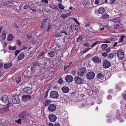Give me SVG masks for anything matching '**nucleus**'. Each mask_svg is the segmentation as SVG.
Segmentation results:
<instances>
[{
  "instance_id": "obj_4",
  "label": "nucleus",
  "mask_w": 126,
  "mask_h": 126,
  "mask_svg": "<svg viewBox=\"0 0 126 126\" xmlns=\"http://www.w3.org/2000/svg\"><path fill=\"white\" fill-rule=\"evenodd\" d=\"M74 80L75 82L79 84H80L83 83L84 80L83 78L78 76H76L74 78Z\"/></svg>"
},
{
  "instance_id": "obj_43",
  "label": "nucleus",
  "mask_w": 126,
  "mask_h": 126,
  "mask_svg": "<svg viewBox=\"0 0 126 126\" xmlns=\"http://www.w3.org/2000/svg\"><path fill=\"white\" fill-rule=\"evenodd\" d=\"M20 51L18 50H16L15 51V54L16 56L17 54L20 52Z\"/></svg>"
},
{
  "instance_id": "obj_54",
  "label": "nucleus",
  "mask_w": 126,
  "mask_h": 126,
  "mask_svg": "<svg viewBox=\"0 0 126 126\" xmlns=\"http://www.w3.org/2000/svg\"><path fill=\"white\" fill-rule=\"evenodd\" d=\"M16 43L18 45H19L21 44V42L19 40H18L17 41Z\"/></svg>"
},
{
  "instance_id": "obj_5",
  "label": "nucleus",
  "mask_w": 126,
  "mask_h": 126,
  "mask_svg": "<svg viewBox=\"0 0 126 126\" xmlns=\"http://www.w3.org/2000/svg\"><path fill=\"white\" fill-rule=\"evenodd\" d=\"M95 76L94 73L92 71H90L88 72L86 75L87 78L89 80L93 79Z\"/></svg>"
},
{
  "instance_id": "obj_48",
  "label": "nucleus",
  "mask_w": 126,
  "mask_h": 126,
  "mask_svg": "<svg viewBox=\"0 0 126 126\" xmlns=\"http://www.w3.org/2000/svg\"><path fill=\"white\" fill-rule=\"evenodd\" d=\"M60 124L57 122H55L53 125V126H60Z\"/></svg>"
},
{
  "instance_id": "obj_33",
  "label": "nucleus",
  "mask_w": 126,
  "mask_h": 126,
  "mask_svg": "<svg viewBox=\"0 0 126 126\" xmlns=\"http://www.w3.org/2000/svg\"><path fill=\"white\" fill-rule=\"evenodd\" d=\"M114 57V54L111 53L108 55V57L109 58H112Z\"/></svg>"
},
{
  "instance_id": "obj_7",
  "label": "nucleus",
  "mask_w": 126,
  "mask_h": 126,
  "mask_svg": "<svg viewBox=\"0 0 126 126\" xmlns=\"http://www.w3.org/2000/svg\"><path fill=\"white\" fill-rule=\"evenodd\" d=\"M111 65L110 62L107 60H104L103 63V66L104 68H107L109 67Z\"/></svg>"
},
{
  "instance_id": "obj_59",
  "label": "nucleus",
  "mask_w": 126,
  "mask_h": 126,
  "mask_svg": "<svg viewBox=\"0 0 126 126\" xmlns=\"http://www.w3.org/2000/svg\"><path fill=\"white\" fill-rule=\"evenodd\" d=\"M101 43H111V42L110 41L106 40V41H101Z\"/></svg>"
},
{
  "instance_id": "obj_16",
  "label": "nucleus",
  "mask_w": 126,
  "mask_h": 126,
  "mask_svg": "<svg viewBox=\"0 0 126 126\" xmlns=\"http://www.w3.org/2000/svg\"><path fill=\"white\" fill-rule=\"evenodd\" d=\"M62 89L63 92L65 93H68L69 90V88L66 86H63L62 88Z\"/></svg>"
},
{
  "instance_id": "obj_12",
  "label": "nucleus",
  "mask_w": 126,
  "mask_h": 126,
  "mask_svg": "<svg viewBox=\"0 0 126 126\" xmlns=\"http://www.w3.org/2000/svg\"><path fill=\"white\" fill-rule=\"evenodd\" d=\"M32 88L28 87H26L23 89L24 92L28 94H31L32 93Z\"/></svg>"
},
{
  "instance_id": "obj_24",
  "label": "nucleus",
  "mask_w": 126,
  "mask_h": 126,
  "mask_svg": "<svg viewBox=\"0 0 126 126\" xmlns=\"http://www.w3.org/2000/svg\"><path fill=\"white\" fill-rule=\"evenodd\" d=\"M14 38V36L13 34H9L8 36L7 40L9 41H12Z\"/></svg>"
},
{
  "instance_id": "obj_2",
  "label": "nucleus",
  "mask_w": 126,
  "mask_h": 126,
  "mask_svg": "<svg viewBox=\"0 0 126 126\" xmlns=\"http://www.w3.org/2000/svg\"><path fill=\"white\" fill-rule=\"evenodd\" d=\"M86 72L87 70L85 67H81L77 71V74L78 76L83 77L85 76Z\"/></svg>"
},
{
  "instance_id": "obj_19",
  "label": "nucleus",
  "mask_w": 126,
  "mask_h": 126,
  "mask_svg": "<svg viewBox=\"0 0 126 126\" xmlns=\"http://www.w3.org/2000/svg\"><path fill=\"white\" fill-rule=\"evenodd\" d=\"M71 14V12L66 14H63L61 15V16L63 19H65L67 17L70 16Z\"/></svg>"
},
{
  "instance_id": "obj_31",
  "label": "nucleus",
  "mask_w": 126,
  "mask_h": 126,
  "mask_svg": "<svg viewBox=\"0 0 126 126\" xmlns=\"http://www.w3.org/2000/svg\"><path fill=\"white\" fill-rule=\"evenodd\" d=\"M21 79V77H17L16 79L17 83H19L20 82Z\"/></svg>"
},
{
  "instance_id": "obj_45",
  "label": "nucleus",
  "mask_w": 126,
  "mask_h": 126,
  "mask_svg": "<svg viewBox=\"0 0 126 126\" xmlns=\"http://www.w3.org/2000/svg\"><path fill=\"white\" fill-rule=\"evenodd\" d=\"M48 89L45 92V95H44V97H47V95H48Z\"/></svg>"
},
{
  "instance_id": "obj_44",
  "label": "nucleus",
  "mask_w": 126,
  "mask_h": 126,
  "mask_svg": "<svg viewBox=\"0 0 126 126\" xmlns=\"http://www.w3.org/2000/svg\"><path fill=\"white\" fill-rule=\"evenodd\" d=\"M117 119H119L121 117V115L120 114H117L116 116Z\"/></svg>"
},
{
  "instance_id": "obj_62",
  "label": "nucleus",
  "mask_w": 126,
  "mask_h": 126,
  "mask_svg": "<svg viewBox=\"0 0 126 126\" xmlns=\"http://www.w3.org/2000/svg\"><path fill=\"white\" fill-rule=\"evenodd\" d=\"M69 66V65H67V66H66V65H64V70L65 71L66 68H67V67H68Z\"/></svg>"
},
{
  "instance_id": "obj_47",
  "label": "nucleus",
  "mask_w": 126,
  "mask_h": 126,
  "mask_svg": "<svg viewBox=\"0 0 126 126\" xmlns=\"http://www.w3.org/2000/svg\"><path fill=\"white\" fill-rule=\"evenodd\" d=\"M76 71L74 70H73L71 71V74L72 75H74L75 74Z\"/></svg>"
},
{
  "instance_id": "obj_57",
  "label": "nucleus",
  "mask_w": 126,
  "mask_h": 126,
  "mask_svg": "<svg viewBox=\"0 0 126 126\" xmlns=\"http://www.w3.org/2000/svg\"><path fill=\"white\" fill-rule=\"evenodd\" d=\"M103 27H106V28L108 29H110V28L111 27H110L108 25H104L103 26Z\"/></svg>"
},
{
  "instance_id": "obj_32",
  "label": "nucleus",
  "mask_w": 126,
  "mask_h": 126,
  "mask_svg": "<svg viewBox=\"0 0 126 126\" xmlns=\"http://www.w3.org/2000/svg\"><path fill=\"white\" fill-rule=\"evenodd\" d=\"M72 19L76 23V24H78L79 25H80V23L79 22L77 19L76 18L74 17Z\"/></svg>"
},
{
  "instance_id": "obj_55",
  "label": "nucleus",
  "mask_w": 126,
  "mask_h": 126,
  "mask_svg": "<svg viewBox=\"0 0 126 126\" xmlns=\"http://www.w3.org/2000/svg\"><path fill=\"white\" fill-rule=\"evenodd\" d=\"M44 53L43 52V53L40 54L38 55L37 57V59L39 58L41 56L43 55Z\"/></svg>"
},
{
  "instance_id": "obj_36",
  "label": "nucleus",
  "mask_w": 126,
  "mask_h": 126,
  "mask_svg": "<svg viewBox=\"0 0 126 126\" xmlns=\"http://www.w3.org/2000/svg\"><path fill=\"white\" fill-rule=\"evenodd\" d=\"M50 7L53 9H56L57 10L58 9V8L55 5H50Z\"/></svg>"
},
{
  "instance_id": "obj_41",
  "label": "nucleus",
  "mask_w": 126,
  "mask_h": 126,
  "mask_svg": "<svg viewBox=\"0 0 126 126\" xmlns=\"http://www.w3.org/2000/svg\"><path fill=\"white\" fill-rule=\"evenodd\" d=\"M100 41H97V42H95L93 44H92V46H91V47H94V46L96 45L97 44H98V43L100 42Z\"/></svg>"
},
{
  "instance_id": "obj_30",
  "label": "nucleus",
  "mask_w": 126,
  "mask_h": 126,
  "mask_svg": "<svg viewBox=\"0 0 126 126\" xmlns=\"http://www.w3.org/2000/svg\"><path fill=\"white\" fill-rule=\"evenodd\" d=\"M9 49L10 50H14L16 49V46H10L9 47Z\"/></svg>"
},
{
  "instance_id": "obj_10",
  "label": "nucleus",
  "mask_w": 126,
  "mask_h": 126,
  "mask_svg": "<svg viewBox=\"0 0 126 126\" xmlns=\"http://www.w3.org/2000/svg\"><path fill=\"white\" fill-rule=\"evenodd\" d=\"M56 109V105L53 104H50L49 105L48 110L49 111L53 112Z\"/></svg>"
},
{
  "instance_id": "obj_14",
  "label": "nucleus",
  "mask_w": 126,
  "mask_h": 126,
  "mask_svg": "<svg viewBox=\"0 0 126 126\" xmlns=\"http://www.w3.org/2000/svg\"><path fill=\"white\" fill-rule=\"evenodd\" d=\"M73 77L71 75H67L65 77V80L68 82H70L73 80Z\"/></svg>"
},
{
  "instance_id": "obj_26",
  "label": "nucleus",
  "mask_w": 126,
  "mask_h": 126,
  "mask_svg": "<svg viewBox=\"0 0 126 126\" xmlns=\"http://www.w3.org/2000/svg\"><path fill=\"white\" fill-rule=\"evenodd\" d=\"M46 20L44 19L42 20L41 25V28H43L44 27V25L47 22Z\"/></svg>"
},
{
  "instance_id": "obj_1",
  "label": "nucleus",
  "mask_w": 126,
  "mask_h": 126,
  "mask_svg": "<svg viewBox=\"0 0 126 126\" xmlns=\"http://www.w3.org/2000/svg\"><path fill=\"white\" fill-rule=\"evenodd\" d=\"M0 100L4 103L7 104V105L6 107L7 108L11 106L12 104L11 102L10 101H9V98L7 96L5 95H3L1 98Z\"/></svg>"
},
{
  "instance_id": "obj_51",
  "label": "nucleus",
  "mask_w": 126,
  "mask_h": 126,
  "mask_svg": "<svg viewBox=\"0 0 126 126\" xmlns=\"http://www.w3.org/2000/svg\"><path fill=\"white\" fill-rule=\"evenodd\" d=\"M28 4H27L23 7V9H28Z\"/></svg>"
},
{
  "instance_id": "obj_52",
  "label": "nucleus",
  "mask_w": 126,
  "mask_h": 126,
  "mask_svg": "<svg viewBox=\"0 0 126 126\" xmlns=\"http://www.w3.org/2000/svg\"><path fill=\"white\" fill-rule=\"evenodd\" d=\"M32 35L31 34H30L29 35H28L27 37V38L29 39H31L32 37Z\"/></svg>"
},
{
  "instance_id": "obj_3",
  "label": "nucleus",
  "mask_w": 126,
  "mask_h": 126,
  "mask_svg": "<svg viewBox=\"0 0 126 126\" xmlns=\"http://www.w3.org/2000/svg\"><path fill=\"white\" fill-rule=\"evenodd\" d=\"M12 102L15 104H18L20 102V100L19 97L15 95H13L12 97Z\"/></svg>"
},
{
  "instance_id": "obj_53",
  "label": "nucleus",
  "mask_w": 126,
  "mask_h": 126,
  "mask_svg": "<svg viewBox=\"0 0 126 126\" xmlns=\"http://www.w3.org/2000/svg\"><path fill=\"white\" fill-rule=\"evenodd\" d=\"M125 37V35H123L121 36L120 40L122 41L123 40L124 38Z\"/></svg>"
},
{
  "instance_id": "obj_6",
  "label": "nucleus",
  "mask_w": 126,
  "mask_h": 126,
  "mask_svg": "<svg viewBox=\"0 0 126 126\" xmlns=\"http://www.w3.org/2000/svg\"><path fill=\"white\" fill-rule=\"evenodd\" d=\"M50 95V97L53 98H57L59 96L58 92L55 91H52L51 92Z\"/></svg>"
},
{
  "instance_id": "obj_27",
  "label": "nucleus",
  "mask_w": 126,
  "mask_h": 126,
  "mask_svg": "<svg viewBox=\"0 0 126 126\" xmlns=\"http://www.w3.org/2000/svg\"><path fill=\"white\" fill-rule=\"evenodd\" d=\"M6 34L5 32H3L2 33V39L3 41H4L6 39Z\"/></svg>"
},
{
  "instance_id": "obj_34",
  "label": "nucleus",
  "mask_w": 126,
  "mask_h": 126,
  "mask_svg": "<svg viewBox=\"0 0 126 126\" xmlns=\"http://www.w3.org/2000/svg\"><path fill=\"white\" fill-rule=\"evenodd\" d=\"M83 4L85 5H86L88 4L89 2L87 0H84L82 2Z\"/></svg>"
},
{
  "instance_id": "obj_11",
  "label": "nucleus",
  "mask_w": 126,
  "mask_h": 126,
  "mask_svg": "<svg viewBox=\"0 0 126 126\" xmlns=\"http://www.w3.org/2000/svg\"><path fill=\"white\" fill-rule=\"evenodd\" d=\"M92 60L95 63H101V59L97 56L94 57L92 59Z\"/></svg>"
},
{
  "instance_id": "obj_20",
  "label": "nucleus",
  "mask_w": 126,
  "mask_h": 126,
  "mask_svg": "<svg viewBox=\"0 0 126 126\" xmlns=\"http://www.w3.org/2000/svg\"><path fill=\"white\" fill-rule=\"evenodd\" d=\"M55 54L54 51H50L47 53V55L48 56L52 58L54 56Z\"/></svg>"
},
{
  "instance_id": "obj_50",
  "label": "nucleus",
  "mask_w": 126,
  "mask_h": 126,
  "mask_svg": "<svg viewBox=\"0 0 126 126\" xmlns=\"http://www.w3.org/2000/svg\"><path fill=\"white\" fill-rule=\"evenodd\" d=\"M41 2L42 3L44 2L46 3H48V1L47 0H42Z\"/></svg>"
},
{
  "instance_id": "obj_28",
  "label": "nucleus",
  "mask_w": 126,
  "mask_h": 126,
  "mask_svg": "<svg viewBox=\"0 0 126 126\" xmlns=\"http://www.w3.org/2000/svg\"><path fill=\"white\" fill-rule=\"evenodd\" d=\"M108 45L107 44H102L101 46V47L103 50H105L106 48L108 47Z\"/></svg>"
},
{
  "instance_id": "obj_9",
  "label": "nucleus",
  "mask_w": 126,
  "mask_h": 126,
  "mask_svg": "<svg viewBox=\"0 0 126 126\" xmlns=\"http://www.w3.org/2000/svg\"><path fill=\"white\" fill-rule=\"evenodd\" d=\"M117 54L119 59L122 60L124 58V53L123 52L120 50H119L117 51Z\"/></svg>"
},
{
  "instance_id": "obj_49",
  "label": "nucleus",
  "mask_w": 126,
  "mask_h": 126,
  "mask_svg": "<svg viewBox=\"0 0 126 126\" xmlns=\"http://www.w3.org/2000/svg\"><path fill=\"white\" fill-rule=\"evenodd\" d=\"M100 0H96L94 2V3L96 5L99 4L100 2Z\"/></svg>"
},
{
  "instance_id": "obj_37",
  "label": "nucleus",
  "mask_w": 126,
  "mask_h": 126,
  "mask_svg": "<svg viewBox=\"0 0 126 126\" xmlns=\"http://www.w3.org/2000/svg\"><path fill=\"white\" fill-rule=\"evenodd\" d=\"M82 40L81 36H80L77 39V42H79Z\"/></svg>"
},
{
  "instance_id": "obj_58",
  "label": "nucleus",
  "mask_w": 126,
  "mask_h": 126,
  "mask_svg": "<svg viewBox=\"0 0 126 126\" xmlns=\"http://www.w3.org/2000/svg\"><path fill=\"white\" fill-rule=\"evenodd\" d=\"M79 27L78 25H76L75 26V30L77 31Z\"/></svg>"
},
{
  "instance_id": "obj_39",
  "label": "nucleus",
  "mask_w": 126,
  "mask_h": 126,
  "mask_svg": "<svg viewBox=\"0 0 126 126\" xmlns=\"http://www.w3.org/2000/svg\"><path fill=\"white\" fill-rule=\"evenodd\" d=\"M63 82L62 79V78H61L58 80V82L59 84H61Z\"/></svg>"
},
{
  "instance_id": "obj_18",
  "label": "nucleus",
  "mask_w": 126,
  "mask_h": 126,
  "mask_svg": "<svg viewBox=\"0 0 126 126\" xmlns=\"http://www.w3.org/2000/svg\"><path fill=\"white\" fill-rule=\"evenodd\" d=\"M40 59H38L35 62H33V65L34 66H39L41 64L40 63Z\"/></svg>"
},
{
  "instance_id": "obj_35",
  "label": "nucleus",
  "mask_w": 126,
  "mask_h": 126,
  "mask_svg": "<svg viewBox=\"0 0 126 126\" xmlns=\"http://www.w3.org/2000/svg\"><path fill=\"white\" fill-rule=\"evenodd\" d=\"M12 3V2L11 1H8V2H4L3 3V5H4V6H6V5H7L9 3Z\"/></svg>"
},
{
  "instance_id": "obj_60",
  "label": "nucleus",
  "mask_w": 126,
  "mask_h": 126,
  "mask_svg": "<svg viewBox=\"0 0 126 126\" xmlns=\"http://www.w3.org/2000/svg\"><path fill=\"white\" fill-rule=\"evenodd\" d=\"M110 51V49L109 48H108L106 50V51L108 53H109Z\"/></svg>"
},
{
  "instance_id": "obj_56",
  "label": "nucleus",
  "mask_w": 126,
  "mask_h": 126,
  "mask_svg": "<svg viewBox=\"0 0 126 126\" xmlns=\"http://www.w3.org/2000/svg\"><path fill=\"white\" fill-rule=\"evenodd\" d=\"M93 91L94 92H95V93H97L98 92V91L97 90V89L96 88L94 89Z\"/></svg>"
},
{
  "instance_id": "obj_13",
  "label": "nucleus",
  "mask_w": 126,
  "mask_h": 126,
  "mask_svg": "<svg viewBox=\"0 0 126 126\" xmlns=\"http://www.w3.org/2000/svg\"><path fill=\"white\" fill-rule=\"evenodd\" d=\"M27 112L25 111H23L20 113L18 116L22 120L24 119V117L26 116Z\"/></svg>"
},
{
  "instance_id": "obj_17",
  "label": "nucleus",
  "mask_w": 126,
  "mask_h": 126,
  "mask_svg": "<svg viewBox=\"0 0 126 126\" xmlns=\"http://www.w3.org/2000/svg\"><path fill=\"white\" fill-rule=\"evenodd\" d=\"M105 11V10L104 8L101 7L99 8L98 10V12L100 14H102L104 13Z\"/></svg>"
},
{
  "instance_id": "obj_25",
  "label": "nucleus",
  "mask_w": 126,
  "mask_h": 126,
  "mask_svg": "<svg viewBox=\"0 0 126 126\" xmlns=\"http://www.w3.org/2000/svg\"><path fill=\"white\" fill-rule=\"evenodd\" d=\"M51 101L49 100H47L45 102V106H47L51 103Z\"/></svg>"
},
{
  "instance_id": "obj_46",
  "label": "nucleus",
  "mask_w": 126,
  "mask_h": 126,
  "mask_svg": "<svg viewBox=\"0 0 126 126\" xmlns=\"http://www.w3.org/2000/svg\"><path fill=\"white\" fill-rule=\"evenodd\" d=\"M51 27V25H49V24L48 25V26L47 27V31L48 32L49 31V30L50 29V28Z\"/></svg>"
},
{
  "instance_id": "obj_23",
  "label": "nucleus",
  "mask_w": 126,
  "mask_h": 126,
  "mask_svg": "<svg viewBox=\"0 0 126 126\" xmlns=\"http://www.w3.org/2000/svg\"><path fill=\"white\" fill-rule=\"evenodd\" d=\"M101 17L103 19H106L109 17V16L107 14L105 13Z\"/></svg>"
},
{
  "instance_id": "obj_22",
  "label": "nucleus",
  "mask_w": 126,
  "mask_h": 126,
  "mask_svg": "<svg viewBox=\"0 0 126 126\" xmlns=\"http://www.w3.org/2000/svg\"><path fill=\"white\" fill-rule=\"evenodd\" d=\"M12 64L11 63H6L4 65V68L7 69L10 67L12 66Z\"/></svg>"
},
{
  "instance_id": "obj_64",
  "label": "nucleus",
  "mask_w": 126,
  "mask_h": 126,
  "mask_svg": "<svg viewBox=\"0 0 126 126\" xmlns=\"http://www.w3.org/2000/svg\"><path fill=\"white\" fill-rule=\"evenodd\" d=\"M71 32V30H69L68 31V32L67 34L68 35L70 36L71 35V33H70Z\"/></svg>"
},
{
  "instance_id": "obj_38",
  "label": "nucleus",
  "mask_w": 126,
  "mask_h": 126,
  "mask_svg": "<svg viewBox=\"0 0 126 126\" xmlns=\"http://www.w3.org/2000/svg\"><path fill=\"white\" fill-rule=\"evenodd\" d=\"M59 7L61 9H63L64 7L63 5L60 3H59L58 4Z\"/></svg>"
},
{
  "instance_id": "obj_21",
  "label": "nucleus",
  "mask_w": 126,
  "mask_h": 126,
  "mask_svg": "<svg viewBox=\"0 0 126 126\" xmlns=\"http://www.w3.org/2000/svg\"><path fill=\"white\" fill-rule=\"evenodd\" d=\"M24 55L23 53H20L18 55L17 59L19 60H21L24 58Z\"/></svg>"
},
{
  "instance_id": "obj_40",
  "label": "nucleus",
  "mask_w": 126,
  "mask_h": 126,
  "mask_svg": "<svg viewBox=\"0 0 126 126\" xmlns=\"http://www.w3.org/2000/svg\"><path fill=\"white\" fill-rule=\"evenodd\" d=\"M21 119H18L17 120H16L15 122L18 124H20L21 123Z\"/></svg>"
},
{
  "instance_id": "obj_63",
  "label": "nucleus",
  "mask_w": 126,
  "mask_h": 126,
  "mask_svg": "<svg viewBox=\"0 0 126 126\" xmlns=\"http://www.w3.org/2000/svg\"><path fill=\"white\" fill-rule=\"evenodd\" d=\"M119 25L118 24H116L114 26V28L115 29H117L119 27Z\"/></svg>"
},
{
  "instance_id": "obj_15",
  "label": "nucleus",
  "mask_w": 126,
  "mask_h": 126,
  "mask_svg": "<svg viewBox=\"0 0 126 126\" xmlns=\"http://www.w3.org/2000/svg\"><path fill=\"white\" fill-rule=\"evenodd\" d=\"M31 96L30 95H25L22 96V100L23 101H28L30 100L31 98Z\"/></svg>"
},
{
  "instance_id": "obj_8",
  "label": "nucleus",
  "mask_w": 126,
  "mask_h": 126,
  "mask_svg": "<svg viewBox=\"0 0 126 126\" xmlns=\"http://www.w3.org/2000/svg\"><path fill=\"white\" fill-rule=\"evenodd\" d=\"M48 118L50 122H55L56 120L57 117L54 114H51L49 115Z\"/></svg>"
},
{
  "instance_id": "obj_61",
  "label": "nucleus",
  "mask_w": 126,
  "mask_h": 126,
  "mask_svg": "<svg viewBox=\"0 0 126 126\" xmlns=\"http://www.w3.org/2000/svg\"><path fill=\"white\" fill-rule=\"evenodd\" d=\"M54 36L55 37H58L59 36L61 37V35H60L59 34H56L54 35Z\"/></svg>"
},
{
  "instance_id": "obj_42",
  "label": "nucleus",
  "mask_w": 126,
  "mask_h": 126,
  "mask_svg": "<svg viewBox=\"0 0 126 126\" xmlns=\"http://www.w3.org/2000/svg\"><path fill=\"white\" fill-rule=\"evenodd\" d=\"M101 55L103 56L106 57L107 56L108 54L106 52H103L102 53Z\"/></svg>"
},
{
  "instance_id": "obj_29",
  "label": "nucleus",
  "mask_w": 126,
  "mask_h": 126,
  "mask_svg": "<svg viewBox=\"0 0 126 126\" xmlns=\"http://www.w3.org/2000/svg\"><path fill=\"white\" fill-rule=\"evenodd\" d=\"M104 75L103 74L101 73H99L97 74V77L99 79H101V78L103 77Z\"/></svg>"
}]
</instances>
